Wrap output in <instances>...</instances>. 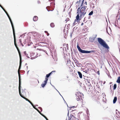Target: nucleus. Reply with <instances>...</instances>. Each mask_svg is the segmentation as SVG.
<instances>
[{"label": "nucleus", "mask_w": 120, "mask_h": 120, "mask_svg": "<svg viewBox=\"0 0 120 120\" xmlns=\"http://www.w3.org/2000/svg\"><path fill=\"white\" fill-rule=\"evenodd\" d=\"M87 8L86 6L79 7L77 9V15L76 17V20L77 22H79L80 20V18L83 17L86 14V9Z\"/></svg>", "instance_id": "f257e3e1"}, {"label": "nucleus", "mask_w": 120, "mask_h": 120, "mask_svg": "<svg viewBox=\"0 0 120 120\" xmlns=\"http://www.w3.org/2000/svg\"><path fill=\"white\" fill-rule=\"evenodd\" d=\"M8 18H9L10 21V22H11V26L12 27V28L13 31V36H14V45L15 46L16 49H17L19 55V56H21V54L20 52V50L18 47L17 46V44L16 43V39L15 38V30L14 28V25L13 23L12 22V21L9 15L8 14Z\"/></svg>", "instance_id": "f03ea898"}, {"label": "nucleus", "mask_w": 120, "mask_h": 120, "mask_svg": "<svg viewBox=\"0 0 120 120\" xmlns=\"http://www.w3.org/2000/svg\"><path fill=\"white\" fill-rule=\"evenodd\" d=\"M98 41L99 43L103 47L107 49H109V47L106 43V42L102 38H98Z\"/></svg>", "instance_id": "7ed1b4c3"}, {"label": "nucleus", "mask_w": 120, "mask_h": 120, "mask_svg": "<svg viewBox=\"0 0 120 120\" xmlns=\"http://www.w3.org/2000/svg\"><path fill=\"white\" fill-rule=\"evenodd\" d=\"M19 94L20 96L24 99L26 101V99H28L26 98L25 97V96L26 95V93L25 91L24 90H23L22 89L20 90V93L19 92Z\"/></svg>", "instance_id": "20e7f679"}, {"label": "nucleus", "mask_w": 120, "mask_h": 120, "mask_svg": "<svg viewBox=\"0 0 120 120\" xmlns=\"http://www.w3.org/2000/svg\"><path fill=\"white\" fill-rule=\"evenodd\" d=\"M77 47L79 52L82 53H87V51L82 49L79 46L78 43Z\"/></svg>", "instance_id": "39448f33"}, {"label": "nucleus", "mask_w": 120, "mask_h": 120, "mask_svg": "<svg viewBox=\"0 0 120 120\" xmlns=\"http://www.w3.org/2000/svg\"><path fill=\"white\" fill-rule=\"evenodd\" d=\"M20 58V62H19V67L18 69V71H19V70H20L21 69V67L22 65V58L21 56H19Z\"/></svg>", "instance_id": "423d86ee"}, {"label": "nucleus", "mask_w": 120, "mask_h": 120, "mask_svg": "<svg viewBox=\"0 0 120 120\" xmlns=\"http://www.w3.org/2000/svg\"><path fill=\"white\" fill-rule=\"evenodd\" d=\"M47 81H47V80H45L44 81V83H43L41 85V86L42 87L44 88L45 87V85H46V84H47Z\"/></svg>", "instance_id": "0eeeda50"}, {"label": "nucleus", "mask_w": 120, "mask_h": 120, "mask_svg": "<svg viewBox=\"0 0 120 120\" xmlns=\"http://www.w3.org/2000/svg\"><path fill=\"white\" fill-rule=\"evenodd\" d=\"M26 101H28L29 102L31 105L32 106L33 108L35 109H36L37 108L35 107V106H34L33 104L28 99H26Z\"/></svg>", "instance_id": "6e6552de"}, {"label": "nucleus", "mask_w": 120, "mask_h": 120, "mask_svg": "<svg viewBox=\"0 0 120 120\" xmlns=\"http://www.w3.org/2000/svg\"><path fill=\"white\" fill-rule=\"evenodd\" d=\"M22 87L21 86V82H19V92L20 93V90H21Z\"/></svg>", "instance_id": "1a4fd4ad"}, {"label": "nucleus", "mask_w": 120, "mask_h": 120, "mask_svg": "<svg viewBox=\"0 0 120 120\" xmlns=\"http://www.w3.org/2000/svg\"><path fill=\"white\" fill-rule=\"evenodd\" d=\"M18 72L19 75V82H21V76L20 74L19 73V71H18Z\"/></svg>", "instance_id": "9d476101"}, {"label": "nucleus", "mask_w": 120, "mask_h": 120, "mask_svg": "<svg viewBox=\"0 0 120 120\" xmlns=\"http://www.w3.org/2000/svg\"><path fill=\"white\" fill-rule=\"evenodd\" d=\"M96 36L97 35H96L95 37H93L92 38H90V41L91 42H93Z\"/></svg>", "instance_id": "9b49d317"}, {"label": "nucleus", "mask_w": 120, "mask_h": 120, "mask_svg": "<svg viewBox=\"0 0 120 120\" xmlns=\"http://www.w3.org/2000/svg\"><path fill=\"white\" fill-rule=\"evenodd\" d=\"M38 19V17L37 16H34L33 18V21H36Z\"/></svg>", "instance_id": "f8f14e48"}, {"label": "nucleus", "mask_w": 120, "mask_h": 120, "mask_svg": "<svg viewBox=\"0 0 120 120\" xmlns=\"http://www.w3.org/2000/svg\"><path fill=\"white\" fill-rule=\"evenodd\" d=\"M117 97H115L114 98L113 100V104H115L116 103L117 100Z\"/></svg>", "instance_id": "ddd939ff"}, {"label": "nucleus", "mask_w": 120, "mask_h": 120, "mask_svg": "<svg viewBox=\"0 0 120 120\" xmlns=\"http://www.w3.org/2000/svg\"><path fill=\"white\" fill-rule=\"evenodd\" d=\"M77 72L79 75V77L80 78H82V75L81 73L79 71H78Z\"/></svg>", "instance_id": "4468645a"}, {"label": "nucleus", "mask_w": 120, "mask_h": 120, "mask_svg": "<svg viewBox=\"0 0 120 120\" xmlns=\"http://www.w3.org/2000/svg\"><path fill=\"white\" fill-rule=\"evenodd\" d=\"M50 75L49 74H47L46 76V78H45V80H47V81H48L49 79V78Z\"/></svg>", "instance_id": "2eb2a0df"}, {"label": "nucleus", "mask_w": 120, "mask_h": 120, "mask_svg": "<svg viewBox=\"0 0 120 120\" xmlns=\"http://www.w3.org/2000/svg\"><path fill=\"white\" fill-rule=\"evenodd\" d=\"M69 110H68V114H67V116H68V118H69L68 120H73V118L72 119V117H71V115L70 116L71 117L70 118V117H69Z\"/></svg>", "instance_id": "dca6fc26"}, {"label": "nucleus", "mask_w": 120, "mask_h": 120, "mask_svg": "<svg viewBox=\"0 0 120 120\" xmlns=\"http://www.w3.org/2000/svg\"><path fill=\"white\" fill-rule=\"evenodd\" d=\"M0 7L5 12L6 14V15L8 16V13L7 11L5 10L4 8L0 4Z\"/></svg>", "instance_id": "f3484780"}, {"label": "nucleus", "mask_w": 120, "mask_h": 120, "mask_svg": "<svg viewBox=\"0 0 120 120\" xmlns=\"http://www.w3.org/2000/svg\"><path fill=\"white\" fill-rule=\"evenodd\" d=\"M0 7L5 12L6 14V15L8 16V13L7 11L5 10L4 8L0 4Z\"/></svg>", "instance_id": "a211bd4d"}, {"label": "nucleus", "mask_w": 120, "mask_h": 120, "mask_svg": "<svg viewBox=\"0 0 120 120\" xmlns=\"http://www.w3.org/2000/svg\"><path fill=\"white\" fill-rule=\"evenodd\" d=\"M50 26L52 28H53L55 26V25L54 23L53 22H52L50 24Z\"/></svg>", "instance_id": "6ab92c4d"}, {"label": "nucleus", "mask_w": 120, "mask_h": 120, "mask_svg": "<svg viewBox=\"0 0 120 120\" xmlns=\"http://www.w3.org/2000/svg\"><path fill=\"white\" fill-rule=\"evenodd\" d=\"M116 82L119 83H120V76L118 77V78Z\"/></svg>", "instance_id": "aec40b11"}, {"label": "nucleus", "mask_w": 120, "mask_h": 120, "mask_svg": "<svg viewBox=\"0 0 120 120\" xmlns=\"http://www.w3.org/2000/svg\"><path fill=\"white\" fill-rule=\"evenodd\" d=\"M117 87L116 84H114L113 86V89L114 90H115L116 89Z\"/></svg>", "instance_id": "412c9836"}, {"label": "nucleus", "mask_w": 120, "mask_h": 120, "mask_svg": "<svg viewBox=\"0 0 120 120\" xmlns=\"http://www.w3.org/2000/svg\"><path fill=\"white\" fill-rule=\"evenodd\" d=\"M93 11H92L90 12L88 14V15H92L93 14Z\"/></svg>", "instance_id": "4be33fe9"}, {"label": "nucleus", "mask_w": 120, "mask_h": 120, "mask_svg": "<svg viewBox=\"0 0 120 120\" xmlns=\"http://www.w3.org/2000/svg\"><path fill=\"white\" fill-rule=\"evenodd\" d=\"M94 50H92L91 51H87V53H92L94 52Z\"/></svg>", "instance_id": "5701e85b"}, {"label": "nucleus", "mask_w": 120, "mask_h": 120, "mask_svg": "<svg viewBox=\"0 0 120 120\" xmlns=\"http://www.w3.org/2000/svg\"><path fill=\"white\" fill-rule=\"evenodd\" d=\"M77 20H76V19H75V22L73 23V26H74L76 24V23L75 22Z\"/></svg>", "instance_id": "b1692460"}, {"label": "nucleus", "mask_w": 120, "mask_h": 120, "mask_svg": "<svg viewBox=\"0 0 120 120\" xmlns=\"http://www.w3.org/2000/svg\"><path fill=\"white\" fill-rule=\"evenodd\" d=\"M86 113L87 115V116H88V115L89 114V110L88 109H87V110L86 111Z\"/></svg>", "instance_id": "393cba45"}, {"label": "nucleus", "mask_w": 120, "mask_h": 120, "mask_svg": "<svg viewBox=\"0 0 120 120\" xmlns=\"http://www.w3.org/2000/svg\"><path fill=\"white\" fill-rule=\"evenodd\" d=\"M55 71H52V72H51L49 73V74L50 75L51 74L53 73L54 72H55Z\"/></svg>", "instance_id": "a878e982"}, {"label": "nucleus", "mask_w": 120, "mask_h": 120, "mask_svg": "<svg viewBox=\"0 0 120 120\" xmlns=\"http://www.w3.org/2000/svg\"><path fill=\"white\" fill-rule=\"evenodd\" d=\"M72 116H73L74 118V119H75V120H79L77 119V118H75V117H74V116H73V115H72Z\"/></svg>", "instance_id": "bb28decb"}, {"label": "nucleus", "mask_w": 120, "mask_h": 120, "mask_svg": "<svg viewBox=\"0 0 120 120\" xmlns=\"http://www.w3.org/2000/svg\"><path fill=\"white\" fill-rule=\"evenodd\" d=\"M84 0H82V3L81 4V7H82V6H83V3H84Z\"/></svg>", "instance_id": "cd10ccee"}, {"label": "nucleus", "mask_w": 120, "mask_h": 120, "mask_svg": "<svg viewBox=\"0 0 120 120\" xmlns=\"http://www.w3.org/2000/svg\"><path fill=\"white\" fill-rule=\"evenodd\" d=\"M26 33H25L23 34L22 35H21L20 36L19 38H20L21 37H22V36L24 37L25 36V34Z\"/></svg>", "instance_id": "c85d7f7f"}, {"label": "nucleus", "mask_w": 120, "mask_h": 120, "mask_svg": "<svg viewBox=\"0 0 120 120\" xmlns=\"http://www.w3.org/2000/svg\"><path fill=\"white\" fill-rule=\"evenodd\" d=\"M41 110V111H42V108L41 107H39L38 108Z\"/></svg>", "instance_id": "c756f323"}, {"label": "nucleus", "mask_w": 120, "mask_h": 120, "mask_svg": "<svg viewBox=\"0 0 120 120\" xmlns=\"http://www.w3.org/2000/svg\"><path fill=\"white\" fill-rule=\"evenodd\" d=\"M27 57H28V58H30V57H29V56H28V54H25V55Z\"/></svg>", "instance_id": "7c9ffc66"}, {"label": "nucleus", "mask_w": 120, "mask_h": 120, "mask_svg": "<svg viewBox=\"0 0 120 120\" xmlns=\"http://www.w3.org/2000/svg\"><path fill=\"white\" fill-rule=\"evenodd\" d=\"M78 98L77 97V98L76 99L77 100V101H79V100L80 98L78 96Z\"/></svg>", "instance_id": "2f4dec72"}, {"label": "nucleus", "mask_w": 120, "mask_h": 120, "mask_svg": "<svg viewBox=\"0 0 120 120\" xmlns=\"http://www.w3.org/2000/svg\"><path fill=\"white\" fill-rule=\"evenodd\" d=\"M51 5H55V4L54 3H51Z\"/></svg>", "instance_id": "473e14b6"}, {"label": "nucleus", "mask_w": 120, "mask_h": 120, "mask_svg": "<svg viewBox=\"0 0 120 120\" xmlns=\"http://www.w3.org/2000/svg\"><path fill=\"white\" fill-rule=\"evenodd\" d=\"M40 1L38 0L37 1V3L38 4H40Z\"/></svg>", "instance_id": "72a5a7b5"}, {"label": "nucleus", "mask_w": 120, "mask_h": 120, "mask_svg": "<svg viewBox=\"0 0 120 120\" xmlns=\"http://www.w3.org/2000/svg\"><path fill=\"white\" fill-rule=\"evenodd\" d=\"M50 84H51V85H52L54 87V88H55V89H56V90L57 91H58V93H59V92L58 91V90H57L55 88V87H54V86H53L51 84V83H50Z\"/></svg>", "instance_id": "f704fd0d"}, {"label": "nucleus", "mask_w": 120, "mask_h": 120, "mask_svg": "<svg viewBox=\"0 0 120 120\" xmlns=\"http://www.w3.org/2000/svg\"><path fill=\"white\" fill-rule=\"evenodd\" d=\"M36 109L40 113V112L38 109L37 108Z\"/></svg>", "instance_id": "c9c22d12"}, {"label": "nucleus", "mask_w": 120, "mask_h": 120, "mask_svg": "<svg viewBox=\"0 0 120 120\" xmlns=\"http://www.w3.org/2000/svg\"><path fill=\"white\" fill-rule=\"evenodd\" d=\"M40 114L42 116H43V117L44 116H45L43 114H42V113H40Z\"/></svg>", "instance_id": "e433bc0d"}, {"label": "nucleus", "mask_w": 120, "mask_h": 120, "mask_svg": "<svg viewBox=\"0 0 120 120\" xmlns=\"http://www.w3.org/2000/svg\"><path fill=\"white\" fill-rule=\"evenodd\" d=\"M40 114L42 116H43V117L44 116H45L43 114H42V113H40Z\"/></svg>", "instance_id": "4c0bfd02"}, {"label": "nucleus", "mask_w": 120, "mask_h": 120, "mask_svg": "<svg viewBox=\"0 0 120 120\" xmlns=\"http://www.w3.org/2000/svg\"><path fill=\"white\" fill-rule=\"evenodd\" d=\"M40 114L42 116H43V117L44 116H45L43 114H42V113H40Z\"/></svg>", "instance_id": "58836bf2"}, {"label": "nucleus", "mask_w": 120, "mask_h": 120, "mask_svg": "<svg viewBox=\"0 0 120 120\" xmlns=\"http://www.w3.org/2000/svg\"><path fill=\"white\" fill-rule=\"evenodd\" d=\"M19 41L20 42V43H22L21 39H19Z\"/></svg>", "instance_id": "ea45409f"}, {"label": "nucleus", "mask_w": 120, "mask_h": 120, "mask_svg": "<svg viewBox=\"0 0 120 120\" xmlns=\"http://www.w3.org/2000/svg\"><path fill=\"white\" fill-rule=\"evenodd\" d=\"M97 73L98 74V75H99L100 74V73H99V71H97Z\"/></svg>", "instance_id": "a19ab883"}, {"label": "nucleus", "mask_w": 120, "mask_h": 120, "mask_svg": "<svg viewBox=\"0 0 120 120\" xmlns=\"http://www.w3.org/2000/svg\"><path fill=\"white\" fill-rule=\"evenodd\" d=\"M39 50L40 51H44V50L43 49H39Z\"/></svg>", "instance_id": "79ce46f5"}, {"label": "nucleus", "mask_w": 120, "mask_h": 120, "mask_svg": "<svg viewBox=\"0 0 120 120\" xmlns=\"http://www.w3.org/2000/svg\"><path fill=\"white\" fill-rule=\"evenodd\" d=\"M86 17L84 18V19L83 21V22H84L85 21V19H86Z\"/></svg>", "instance_id": "37998d69"}, {"label": "nucleus", "mask_w": 120, "mask_h": 120, "mask_svg": "<svg viewBox=\"0 0 120 120\" xmlns=\"http://www.w3.org/2000/svg\"><path fill=\"white\" fill-rule=\"evenodd\" d=\"M63 99H64V102H65V103H66V104H67V106H68V105L67 104V103H66V101H65V100H64V98H63Z\"/></svg>", "instance_id": "c03bdc74"}, {"label": "nucleus", "mask_w": 120, "mask_h": 120, "mask_svg": "<svg viewBox=\"0 0 120 120\" xmlns=\"http://www.w3.org/2000/svg\"><path fill=\"white\" fill-rule=\"evenodd\" d=\"M44 118L46 119V120H48L46 116Z\"/></svg>", "instance_id": "a18cd8bd"}, {"label": "nucleus", "mask_w": 120, "mask_h": 120, "mask_svg": "<svg viewBox=\"0 0 120 120\" xmlns=\"http://www.w3.org/2000/svg\"><path fill=\"white\" fill-rule=\"evenodd\" d=\"M44 118L46 119V120H48L46 116Z\"/></svg>", "instance_id": "49530a36"}, {"label": "nucleus", "mask_w": 120, "mask_h": 120, "mask_svg": "<svg viewBox=\"0 0 120 120\" xmlns=\"http://www.w3.org/2000/svg\"><path fill=\"white\" fill-rule=\"evenodd\" d=\"M44 118L46 119V120H48L46 116Z\"/></svg>", "instance_id": "de8ad7c7"}, {"label": "nucleus", "mask_w": 120, "mask_h": 120, "mask_svg": "<svg viewBox=\"0 0 120 120\" xmlns=\"http://www.w3.org/2000/svg\"><path fill=\"white\" fill-rule=\"evenodd\" d=\"M72 33H73L72 32V33L71 32V33L70 36H71V37L72 36Z\"/></svg>", "instance_id": "09e8293b"}, {"label": "nucleus", "mask_w": 120, "mask_h": 120, "mask_svg": "<svg viewBox=\"0 0 120 120\" xmlns=\"http://www.w3.org/2000/svg\"><path fill=\"white\" fill-rule=\"evenodd\" d=\"M86 80L87 81V82L89 83H90L89 81L87 79H86Z\"/></svg>", "instance_id": "8fccbe9b"}, {"label": "nucleus", "mask_w": 120, "mask_h": 120, "mask_svg": "<svg viewBox=\"0 0 120 120\" xmlns=\"http://www.w3.org/2000/svg\"><path fill=\"white\" fill-rule=\"evenodd\" d=\"M24 53L25 55V54H27V53H26V51H24Z\"/></svg>", "instance_id": "3c124183"}, {"label": "nucleus", "mask_w": 120, "mask_h": 120, "mask_svg": "<svg viewBox=\"0 0 120 120\" xmlns=\"http://www.w3.org/2000/svg\"><path fill=\"white\" fill-rule=\"evenodd\" d=\"M75 27L74 28H73V32H72V33H73V32L74 31V29H75Z\"/></svg>", "instance_id": "603ef678"}, {"label": "nucleus", "mask_w": 120, "mask_h": 120, "mask_svg": "<svg viewBox=\"0 0 120 120\" xmlns=\"http://www.w3.org/2000/svg\"><path fill=\"white\" fill-rule=\"evenodd\" d=\"M87 2L86 1H85L84 3V4H86V5H87Z\"/></svg>", "instance_id": "864d4df0"}, {"label": "nucleus", "mask_w": 120, "mask_h": 120, "mask_svg": "<svg viewBox=\"0 0 120 120\" xmlns=\"http://www.w3.org/2000/svg\"><path fill=\"white\" fill-rule=\"evenodd\" d=\"M47 36H49V34L48 32V33H47Z\"/></svg>", "instance_id": "5fc2aeb1"}, {"label": "nucleus", "mask_w": 120, "mask_h": 120, "mask_svg": "<svg viewBox=\"0 0 120 120\" xmlns=\"http://www.w3.org/2000/svg\"><path fill=\"white\" fill-rule=\"evenodd\" d=\"M83 25V23L82 22V24H81V26H82Z\"/></svg>", "instance_id": "6e6d98bb"}, {"label": "nucleus", "mask_w": 120, "mask_h": 120, "mask_svg": "<svg viewBox=\"0 0 120 120\" xmlns=\"http://www.w3.org/2000/svg\"><path fill=\"white\" fill-rule=\"evenodd\" d=\"M21 44L22 45V46H23V45L22 43H21Z\"/></svg>", "instance_id": "4d7b16f0"}, {"label": "nucleus", "mask_w": 120, "mask_h": 120, "mask_svg": "<svg viewBox=\"0 0 120 120\" xmlns=\"http://www.w3.org/2000/svg\"><path fill=\"white\" fill-rule=\"evenodd\" d=\"M45 33H48V32L47 31H45Z\"/></svg>", "instance_id": "13d9d810"}, {"label": "nucleus", "mask_w": 120, "mask_h": 120, "mask_svg": "<svg viewBox=\"0 0 120 120\" xmlns=\"http://www.w3.org/2000/svg\"><path fill=\"white\" fill-rule=\"evenodd\" d=\"M29 70L27 72V75L28 74V73H29Z\"/></svg>", "instance_id": "bf43d9fd"}, {"label": "nucleus", "mask_w": 120, "mask_h": 120, "mask_svg": "<svg viewBox=\"0 0 120 120\" xmlns=\"http://www.w3.org/2000/svg\"><path fill=\"white\" fill-rule=\"evenodd\" d=\"M118 114H119L120 115V112H118Z\"/></svg>", "instance_id": "052dcab7"}, {"label": "nucleus", "mask_w": 120, "mask_h": 120, "mask_svg": "<svg viewBox=\"0 0 120 120\" xmlns=\"http://www.w3.org/2000/svg\"><path fill=\"white\" fill-rule=\"evenodd\" d=\"M75 107V106H72V107H71V108H72L73 107Z\"/></svg>", "instance_id": "680f3d73"}, {"label": "nucleus", "mask_w": 120, "mask_h": 120, "mask_svg": "<svg viewBox=\"0 0 120 120\" xmlns=\"http://www.w3.org/2000/svg\"><path fill=\"white\" fill-rule=\"evenodd\" d=\"M90 16H89L88 18V19H89L90 18Z\"/></svg>", "instance_id": "e2e57ef3"}, {"label": "nucleus", "mask_w": 120, "mask_h": 120, "mask_svg": "<svg viewBox=\"0 0 120 120\" xmlns=\"http://www.w3.org/2000/svg\"><path fill=\"white\" fill-rule=\"evenodd\" d=\"M44 52H46V51H45V50H44Z\"/></svg>", "instance_id": "0e129e2a"}, {"label": "nucleus", "mask_w": 120, "mask_h": 120, "mask_svg": "<svg viewBox=\"0 0 120 120\" xmlns=\"http://www.w3.org/2000/svg\"><path fill=\"white\" fill-rule=\"evenodd\" d=\"M84 72H85L86 73L87 71H84Z\"/></svg>", "instance_id": "69168bd1"}, {"label": "nucleus", "mask_w": 120, "mask_h": 120, "mask_svg": "<svg viewBox=\"0 0 120 120\" xmlns=\"http://www.w3.org/2000/svg\"><path fill=\"white\" fill-rule=\"evenodd\" d=\"M115 26H117L116 25V24H115Z\"/></svg>", "instance_id": "338daca9"}, {"label": "nucleus", "mask_w": 120, "mask_h": 120, "mask_svg": "<svg viewBox=\"0 0 120 120\" xmlns=\"http://www.w3.org/2000/svg\"><path fill=\"white\" fill-rule=\"evenodd\" d=\"M31 59H32H32H33V58H32V57H31Z\"/></svg>", "instance_id": "774afa93"}]
</instances>
